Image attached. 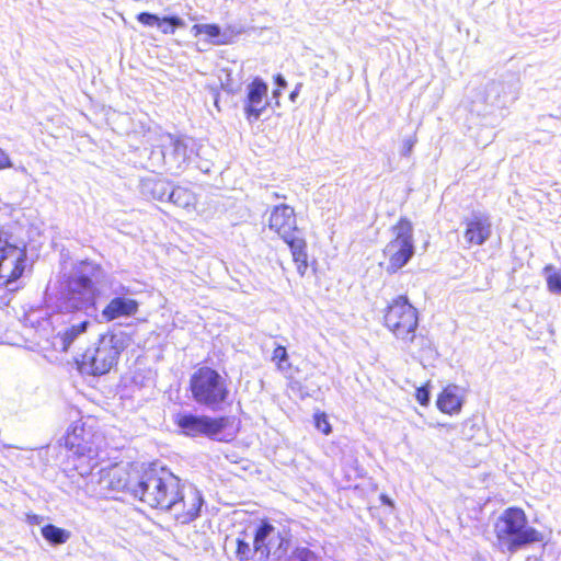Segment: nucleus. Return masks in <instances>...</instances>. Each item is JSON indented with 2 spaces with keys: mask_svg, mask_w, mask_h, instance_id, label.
<instances>
[{
  "mask_svg": "<svg viewBox=\"0 0 561 561\" xmlns=\"http://www.w3.org/2000/svg\"><path fill=\"white\" fill-rule=\"evenodd\" d=\"M268 228L287 244L297 273L304 277L309 268L308 243L297 226L295 209L287 204L274 206Z\"/></svg>",
  "mask_w": 561,
  "mask_h": 561,
  "instance_id": "obj_1",
  "label": "nucleus"
},
{
  "mask_svg": "<svg viewBox=\"0 0 561 561\" xmlns=\"http://www.w3.org/2000/svg\"><path fill=\"white\" fill-rule=\"evenodd\" d=\"M496 543L503 552H516L526 546L540 542L543 535L528 525L525 512L522 508H506L494 524Z\"/></svg>",
  "mask_w": 561,
  "mask_h": 561,
  "instance_id": "obj_2",
  "label": "nucleus"
},
{
  "mask_svg": "<svg viewBox=\"0 0 561 561\" xmlns=\"http://www.w3.org/2000/svg\"><path fill=\"white\" fill-rule=\"evenodd\" d=\"M180 481L169 469L153 466L135 482L131 493L150 507L164 511L175 499Z\"/></svg>",
  "mask_w": 561,
  "mask_h": 561,
  "instance_id": "obj_3",
  "label": "nucleus"
},
{
  "mask_svg": "<svg viewBox=\"0 0 561 561\" xmlns=\"http://www.w3.org/2000/svg\"><path fill=\"white\" fill-rule=\"evenodd\" d=\"M98 466V459L87 468L77 465V471L85 478L84 492L90 496H105L110 491L127 489L131 492L135 483L130 482L129 474L124 467L118 465L101 469L98 473L93 470Z\"/></svg>",
  "mask_w": 561,
  "mask_h": 561,
  "instance_id": "obj_4",
  "label": "nucleus"
},
{
  "mask_svg": "<svg viewBox=\"0 0 561 561\" xmlns=\"http://www.w3.org/2000/svg\"><path fill=\"white\" fill-rule=\"evenodd\" d=\"M382 323L397 339L411 342L419 325L417 309L407 295H398L385 307Z\"/></svg>",
  "mask_w": 561,
  "mask_h": 561,
  "instance_id": "obj_5",
  "label": "nucleus"
},
{
  "mask_svg": "<svg viewBox=\"0 0 561 561\" xmlns=\"http://www.w3.org/2000/svg\"><path fill=\"white\" fill-rule=\"evenodd\" d=\"M102 266L92 261H81L75 275L67 279V298L76 309L94 305L96 283L102 276Z\"/></svg>",
  "mask_w": 561,
  "mask_h": 561,
  "instance_id": "obj_6",
  "label": "nucleus"
},
{
  "mask_svg": "<svg viewBox=\"0 0 561 561\" xmlns=\"http://www.w3.org/2000/svg\"><path fill=\"white\" fill-rule=\"evenodd\" d=\"M28 266L25 248L2 238L0 230V288L15 293L22 288L21 278Z\"/></svg>",
  "mask_w": 561,
  "mask_h": 561,
  "instance_id": "obj_7",
  "label": "nucleus"
},
{
  "mask_svg": "<svg viewBox=\"0 0 561 561\" xmlns=\"http://www.w3.org/2000/svg\"><path fill=\"white\" fill-rule=\"evenodd\" d=\"M289 545L290 534L285 526L262 522L256 528L253 550L259 561L280 560L287 553Z\"/></svg>",
  "mask_w": 561,
  "mask_h": 561,
  "instance_id": "obj_8",
  "label": "nucleus"
},
{
  "mask_svg": "<svg viewBox=\"0 0 561 561\" xmlns=\"http://www.w3.org/2000/svg\"><path fill=\"white\" fill-rule=\"evenodd\" d=\"M393 238L383 249L387 259V272L390 274L401 270L414 254L413 225L408 217H401L392 226Z\"/></svg>",
  "mask_w": 561,
  "mask_h": 561,
  "instance_id": "obj_9",
  "label": "nucleus"
},
{
  "mask_svg": "<svg viewBox=\"0 0 561 561\" xmlns=\"http://www.w3.org/2000/svg\"><path fill=\"white\" fill-rule=\"evenodd\" d=\"M191 389L194 399L208 407L224 402L228 396L225 380L209 367H202L193 375Z\"/></svg>",
  "mask_w": 561,
  "mask_h": 561,
  "instance_id": "obj_10",
  "label": "nucleus"
},
{
  "mask_svg": "<svg viewBox=\"0 0 561 561\" xmlns=\"http://www.w3.org/2000/svg\"><path fill=\"white\" fill-rule=\"evenodd\" d=\"M174 497L164 511L169 512L179 523L188 524L198 517L204 500L202 493L194 485L180 482Z\"/></svg>",
  "mask_w": 561,
  "mask_h": 561,
  "instance_id": "obj_11",
  "label": "nucleus"
},
{
  "mask_svg": "<svg viewBox=\"0 0 561 561\" xmlns=\"http://www.w3.org/2000/svg\"><path fill=\"white\" fill-rule=\"evenodd\" d=\"M98 437L81 425H73L66 434L65 447L72 451L77 457V465H83L85 468L96 460L99 447L95 443Z\"/></svg>",
  "mask_w": 561,
  "mask_h": 561,
  "instance_id": "obj_12",
  "label": "nucleus"
},
{
  "mask_svg": "<svg viewBox=\"0 0 561 561\" xmlns=\"http://www.w3.org/2000/svg\"><path fill=\"white\" fill-rule=\"evenodd\" d=\"M176 424L186 435H207L214 437L219 435L230 424V420L228 417L213 419L205 415L183 414L178 416Z\"/></svg>",
  "mask_w": 561,
  "mask_h": 561,
  "instance_id": "obj_13",
  "label": "nucleus"
},
{
  "mask_svg": "<svg viewBox=\"0 0 561 561\" xmlns=\"http://www.w3.org/2000/svg\"><path fill=\"white\" fill-rule=\"evenodd\" d=\"M268 87L267 84L255 78L248 87L247 99L244 104V114L248 121H256L266 110Z\"/></svg>",
  "mask_w": 561,
  "mask_h": 561,
  "instance_id": "obj_14",
  "label": "nucleus"
},
{
  "mask_svg": "<svg viewBox=\"0 0 561 561\" xmlns=\"http://www.w3.org/2000/svg\"><path fill=\"white\" fill-rule=\"evenodd\" d=\"M492 233L486 215H474L465 221L463 238L469 247L482 245Z\"/></svg>",
  "mask_w": 561,
  "mask_h": 561,
  "instance_id": "obj_15",
  "label": "nucleus"
},
{
  "mask_svg": "<svg viewBox=\"0 0 561 561\" xmlns=\"http://www.w3.org/2000/svg\"><path fill=\"white\" fill-rule=\"evenodd\" d=\"M139 311V302L134 298L116 296L112 298L102 310V316L106 321H113L118 318L134 317Z\"/></svg>",
  "mask_w": 561,
  "mask_h": 561,
  "instance_id": "obj_16",
  "label": "nucleus"
},
{
  "mask_svg": "<svg viewBox=\"0 0 561 561\" xmlns=\"http://www.w3.org/2000/svg\"><path fill=\"white\" fill-rule=\"evenodd\" d=\"M137 21L148 27H158L162 34H173L176 28L182 27L184 22L176 15L159 16L150 12H140Z\"/></svg>",
  "mask_w": 561,
  "mask_h": 561,
  "instance_id": "obj_17",
  "label": "nucleus"
},
{
  "mask_svg": "<svg viewBox=\"0 0 561 561\" xmlns=\"http://www.w3.org/2000/svg\"><path fill=\"white\" fill-rule=\"evenodd\" d=\"M463 390L457 385H448L438 396L436 405L447 414L458 413L461 410Z\"/></svg>",
  "mask_w": 561,
  "mask_h": 561,
  "instance_id": "obj_18",
  "label": "nucleus"
},
{
  "mask_svg": "<svg viewBox=\"0 0 561 561\" xmlns=\"http://www.w3.org/2000/svg\"><path fill=\"white\" fill-rule=\"evenodd\" d=\"M117 353H83V355L95 356L94 364L87 365L84 368L88 370V375H103L112 368L116 362Z\"/></svg>",
  "mask_w": 561,
  "mask_h": 561,
  "instance_id": "obj_19",
  "label": "nucleus"
},
{
  "mask_svg": "<svg viewBox=\"0 0 561 561\" xmlns=\"http://www.w3.org/2000/svg\"><path fill=\"white\" fill-rule=\"evenodd\" d=\"M192 33L194 36L206 35L215 45H226L229 43L226 38H219L221 31L217 24H194Z\"/></svg>",
  "mask_w": 561,
  "mask_h": 561,
  "instance_id": "obj_20",
  "label": "nucleus"
},
{
  "mask_svg": "<svg viewBox=\"0 0 561 561\" xmlns=\"http://www.w3.org/2000/svg\"><path fill=\"white\" fill-rule=\"evenodd\" d=\"M89 325V321H82L78 324H75L64 332L59 333L58 336L61 341L62 348L66 351L70 347L71 343L83 332H85L87 328Z\"/></svg>",
  "mask_w": 561,
  "mask_h": 561,
  "instance_id": "obj_21",
  "label": "nucleus"
},
{
  "mask_svg": "<svg viewBox=\"0 0 561 561\" xmlns=\"http://www.w3.org/2000/svg\"><path fill=\"white\" fill-rule=\"evenodd\" d=\"M233 548L234 559L237 561H249L254 550L244 538H236L229 542Z\"/></svg>",
  "mask_w": 561,
  "mask_h": 561,
  "instance_id": "obj_22",
  "label": "nucleus"
},
{
  "mask_svg": "<svg viewBox=\"0 0 561 561\" xmlns=\"http://www.w3.org/2000/svg\"><path fill=\"white\" fill-rule=\"evenodd\" d=\"M43 537L56 545L64 543L69 538V533L65 529L58 528L54 525H47L42 528Z\"/></svg>",
  "mask_w": 561,
  "mask_h": 561,
  "instance_id": "obj_23",
  "label": "nucleus"
},
{
  "mask_svg": "<svg viewBox=\"0 0 561 561\" xmlns=\"http://www.w3.org/2000/svg\"><path fill=\"white\" fill-rule=\"evenodd\" d=\"M543 272L547 274V288L552 294H561V272L556 271L552 265H546Z\"/></svg>",
  "mask_w": 561,
  "mask_h": 561,
  "instance_id": "obj_24",
  "label": "nucleus"
},
{
  "mask_svg": "<svg viewBox=\"0 0 561 561\" xmlns=\"http://www.w3.org/2000/svg\"><path fill=\"white\" fill-rule=\"evenodd\" d=\"M167 137L170 140V153L176 158H185L187 153L186 139L182 136H175L173 134H167Z\"/></svg>",
  "mask_w": 561,
  "mask_h": 561,
  "instance_id": "obj_25",
  "label": "nucleus"
},
{
  "mask_svg": "<svg viewBox=\"0 0 561 561\" xmlns=\"http://www.w3.org/2000/svg\"><path fill=\"white\" fill-rule=\"evenodd\" d=\"M272 360L276 363L277 368L284 373L287 377H293L294 375V367L293 363L289 359L288 353H282L280 356H273Z\"/></svg>",
  "mask_w": 561,
  "mask_h": 561,
  "instance_id": "obj_26",
  "label": "nucleus"
},
{
  "mask_svg": "<svg viewBox=\"0 0 561 561\" xmlns=\"http://www.w3.org/2000/svg\"><path fill=\"white\" fill-rule=\"evenodd\" d=\"M289 561H321V559L308 548H297L290 556Z\"/></svg>",
  "mask_w": 561,
  "mask_h": 561,
  "instance_id": "obj_27",
  "label": "nucleus"
},
{
  "mask_svg": "<svg viewBox=\"0 0 561 561\" xmlns=\"http://www.w3.org/2000/svg\"><path fill=\"white\" fill-rule=\"evenodd\" d=\"M94 357L95 356L83 355V353H80L79 356L75 357V363L78 370L81 374L88 375V370L84 368V366L94 364Z\"/></svg>",
  "mask_w": 561,
  "mask_h": 561,
  "instance_id": "obj_28",
  "label": "nucleus"
},
{
  "mask_svg": "<svg viewBox=\"0 0 561 561\" xmlns=\"http://www.w3.org/2000/svg\"><path fill=\"white\" fill-rule=\"evenodd\" d=\"M480 431V427L474 421H466L462 426V435L466 439L472 440L476 438V432Z\"/></svg>",
  "mask_w": 561,
  "mask_h": 561,
  "instance_id": "obj_29",
  "label": "nucleus"
},
{
  "mask_svg": "<svg viewBox=\"0 0 561 561\" xmlns=\"http://www.w3.org/2000/svg\"><path fill=\"white\" fill-rule=\"evenodd\" d=\"M316 427L323 434L328 435L331 433V425L325 414H316Z\"/></svg>",
  "mask_w": 561,
  "mask_h": 561,
  "instance_id": "obj_30",
  "label": "nucleus"
},
{
  "mask_svg": "<svg viewBox=\"0 0 561 561\" xmlns=\"http://www.w3.org/2000/svg\"><path fill=\"white\" fill-rule=\"evenodd\" d=\"M415 399L422 405H427L430 402V390L428 383L424 387H420L416 389Z\"/></svg>",
  "mask_w": 561,
  "mask_h": 561,
  "instance_id": "obj_31",
  "label": "nucleus"
},
{
  "mask_svg": "<svg viewBox=\"0 0 561 561\" xmlns=\"http://www.w3.org/2000/svg\"><path fill=\"white\" fill-rule=\"evenodd\" d=\"M12 167L10 157L0 148V170Z\"/></svg>",
  "mask_w": 561,
  "mask_h": 561,
  "instance_id": "obj_32",
  "label": "nucleus"
},
{
  "mask_svg": "<svg viewBox=\"0 0 561 561\" xmlns=\"http://www.w3.org/2000/svg\"><path fill=\"white\" fill-rule=\"evenodd\" d=\"M381 501L385 504L392 505L391 500L388 496H386V495H381Z\"/></svg>",
  "mask_w": 561,
  "mask_h": 561,
  "instance_id": "obj_33",
  "label": "nucleus"
},
{
  "mask_svg": "<svg viewBox=\"0 0 561 561\" xmlns=\"http://www.w3.org/2000/svg\"><path fill=\"white\" fill-rule=\"evenodd\" d=\"M275 80H276V82H277L278 84H280V85H285V80L282 78V76H280V75H278V76L276 77V79H275Z\"/></svg>",
  "mask_w": 561,
  "mask_h": 561,
  "instance_id": "obj_34",
  "label": "nucleus"
},
{
  "mask_svg": "<svg viewBox=\"0 0 561 561\" xmlns=\"http://www.w3.org/2000/svg\"><path fill=\"white\" fill-rule=\"evenodd\" d=\"M296 94H297V92H296V91L291 92V93H290V99H291V100H294V99H295V96H296Z\"/></svg>",
  "mask_w": 561,
  "mask_h": 561,
  "instance_id": "obj_35",
  "label": "nucleus"
},
{
  "mask_svg": "<svg viewBox=\"0 0 561 561\" xmlns=\"http://www.w3.org/2000/svg\"><path fill=\"white\" fill-rule=\"evenodd\" d=\"M275 351H285V347H283V346H277V347L275 348Z\"/></svg>",
  "mask_w": 561,
  "mask_h": 561,
  "instance_id": "obj_36",
  "label": "nucleus"
}]
</instances>
